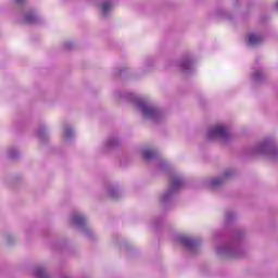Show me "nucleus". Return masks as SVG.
<instances>
[{
  "label": "nucleus",
  "instance_id": "1",
  "mask_svg": "<svg viewBox=\"0 0 278 278\" xmlns=\"http://www.w3.org/2000/svg\"><path fill=\"white\" fill-rule=\"evenodd\" d=\"M124 98L128 99V101H134L137 110L146 121L162 123L166 118L164 111L149 99L139 98L134 93H126Z\"/></svg>",
  "mask_w": 278,
  "mask_h": 278
},
{
  "label": "nucleus",
  "instance_id": "2",
  "mask_svg": "<svg viewBox=\"0 0 278 278\" xmlns=\"http://www.w3.org/2000/svg\"><path fill=\"white\" fill-rule=\"evenodd\" d=\"M242 240H244V230L236 229L232 231L229 241H226L216 247V253L219 257H244L247 250L242 248Z\"/></svg>",
  "mask_w": 278,
  "mask_h": 278
},
{
  "label": "nucleus",
  "instance_id": "3",
  "mask_svg": "<svg viewBox=\"0 0 278 278\" xmlns=\"http://www.w3.org/2000/svg\"><path fill=\"white\" fill-rule=\"evenodd\" d=\"M186 186V178L179 174H174L169 178V186L166 191L160 197V203L162 207L168 210L172 205H175V200L177 199V194L181 192V189Z\"/></svg>",
  "mask_w": 278,
  "mask_h": 278
},
{
  "label": "nucleus",
  "instance_id": "4",
  "mask_svg": "<svg viewBox=\"0 0 278 278\" xmlns=\"http://www.w3.org/2000/svg\"><path fill=\"white\" fill-rule=\"evenodd\" d=\"M252 155H265V157H269V160H274L278 162V147L273 139H264L263 141L256 143L254 148H252Z\"/></svg>",
  "mask_w": 278,
  "mask_h": 278
},
{
  "label": "nucleus",
  "instance_id": "5",
  "mask_svg": "<svg viewBox=\"0 0 278 278\" xmlns=\"http://www.w3.org/2000/svg\"><path fill=\"white\" fill-rule=\"evenodd\" d=\"M72 225L77 227L79 231L88 238V240L94 239V232L92 228H90V224L88 223V217L80 212H74L71 218Z\"/></svg>",
  "mask_w": 278,
  "mask_h": 278
},
{
  "label": "nucleus",
  "instance_id": "6",
  "mask_svg": "<svg viewBox=\"0 0 278 278\" xmlns=\"http://www.w3.org/2000/svg\"><path fill=\"white\" fill-rule=\"evenodd\" d=\"M207 140H223V142H229L231 135L229 134V128L225 125H217L208 129L206 134Z\"/></svg>",
  "mask_w": 278,
  "mask_h": 278
},
{
  "label": "nucleus",
  "instance_id": "7",
  "mask_svg": "<svg viewBox=\"0 0 278 278\" xmlns=\"http://www.w3.org/2000/svg\"><path fill=\"white\" fill-rule=\"evenodd\" d=\"M178 242L190 253L194 255L199 251V247H201V239L190 238L186 236H179Z\"/></svg>",
  "mask_w": 278,
  "mask_h": 278
},
{
  "label": "nucleus",
  "instance_id": "8",
  "mask_svg": "<svg viewBox=\"0 0 278 278\" xmlns=\"http://www.w3.org/2000/svg\"><path fill=\"white\" fill-rule=\"evenodd\" d=\"M235 175L233 169H227L224 172V174L220 177L212 178L210 181L211 188H220L227 181L228 179H231V177Z\"/></svg>",
  "mask_w": 278,
  "mask_h": 278
},
{
  "label": "nucleus",
  "instance_id": "9",
  "mask_svg": "<svg viewBox=\"0 0 278 278\" xmlns=\"http://www.w3.org/2000/svg\"><path fill=\"white\" fill-rule=\"evenodd\" d=\"M179 67L182 73H192L194 71V58L192 55L182 58L179 62Z\"/></svg>",
  "mask_w": 278,
  "mask_h": 278
},
{
  "label": "nucleus",
  "instance_id": "10",
  "mask_svg": "<svg viewBox=\"0 0 278 278\" xmlns=\"http://www.w3.org/2000/svg\"><path fill=\"white\" fill-rule=\"evenodd\" d=\"M122 144L121 138L118 136H111L106 139L104 146H103V151H114V149H119Z\"/></svg>",
  "mask_w": 278,
  "mask_h": 278
},
{
  "label": "nucleus",
  "instance_id": "11",
  "mask_svg": "<svg viewBox=\"0 0 278 278\" xmlns=\"http://www.w3.org/2000/svg\"><path fill=\"white\" fill-rule=\"evenodd\" d=\"M24 23L27 25H40L42 23V20L39 15L36 14V11L30 10L24 13Z\"/></svg>",
  "mask_w": 278,
  "mask_h": 278
},
{
  "label": "nucleus",
  "instance_id": "12",
  "mask_svg": "<svg viewBox=\"0 0 278 278\" xmlns=\"http://www.w3.org/2000/svg\"><path fill=\"white\" fill-rule=\"evenodd\" d=\"M264 42V36L261 34L251 33L248 35V45L250 47H260Z\"/></svg>",
  "mask_w": 278,
  "mask_h": 278
},
{
  "label": "nucleus",
  "instance_id": "13",
  "mask_svg": "<svg viewBox=\"0 0 278 278\" xmlns=\"http://www.w3.org/2000/svg\"><path fill=\"white\" fill-rule=\"evenodd\" d=\"M254 84H264L266 81V73L264 70H255L252 76Z\"/></svg>",
  "mask_w": 278,
  "mask_h": 278
},
{
  "label": "nucleus",
  "instance_id": "14",
  "mask_svg": "<svg viewBox=\"0 0 278 278\" xmlns=\"http://www.w3.org/2000/svg\"><path fill=\"white\" fill-rule=\"evenodd\" d=\"M142 157L143 160H147V162H151L152 160H157V157H160V154L155 150H143Z\"/></svg>",
  "mask_w": 278,
  "mask_h": 278
},
{
  "label": "nucleus",
  "instance_id": "15",
  "mask_svg": "<svg viewBox=\"0 0 278 278\" xmlns=\"http://www.w3.org/2000/svg\"><path fill=\"white\" fill-rule=\"evenodd\" d=\"M108 194L111 199H114V200L121 199V191H118V187L116 186H109Z\"/></svg>",
  "mask_w": 278,
  "mask_h": 278
},
{
  "label": "nucleus",
  "instance_id": "16",
  "mask_svg": "<svg viewBox=\"0 0 278 278\" xmlns=\"http://www.w3.org/2000/svg\"><path fill=\"white\" fill-rule=\"evenodd\" d=\"M37 136L41 142H47L49 140V134L47 132V128H45V126H40L38 128Z\"/></svg>",
  "mask_w": 278,
  "mask_h": 278
},
{
  "label": "nucleus",
  "instance_id": "17",
  "mask_svg": "<svg viewBox=\"0 0 278 278\" xmlns=\"http://www.w3.org/2000/svg\"><path fill=\"white\" fill-rule=\"evenodd\" d=\"M113 5L112 0H108L101 4L103 16H108V14H110V10H112Z\"/></svg>",
  "mask_w": 278,
  "mask_h": 278
},
{
  "label": "nucleus",
  "instance_id": "18",
  "mask_svg": "<svg viewBox=\"0 0 278 278\" xmlns=\"http://www.w3.org/2000/svg\"><path fill=\"white\" fill-rule=\"evenodd\" d=\"M8 155L10 160H18L21 157V152H18V149L12 147V148H9Z\"/></svg>",
  "mask_w": 278,
  "mask_h": 278
},
{
  "label": "nucleus",
  "instance_id": "19",
  "mask_svg": "<svg viewBox=\"0 0 278 278\" xmlns=\"http://www.w3.org/2000/svg\"><path fill=\"white\" fill-rule=\"evenodd\" d=\"M64 138H66V140H71L72 138L75 137V130L73 129V127L66 125L64 126Z\"/></svg>",
  "mask_w": 278,
  "mask_h": 278
},
{
  "label": "nucleus",
  "instance_id": "20",
  "mask_svg": "<svg viewBox=\"0 0 278 278\" xmlns=\"http://www.w3.org/2000/svg\"><path fill=\"white\" fill-rule=\"evenodd\" d=\"M233 220H236V213H233L231 211H227L225 214L226 225H231V223H233Z\"/></svg>",
  "mask_w": 278,
  "mask_h": 278
},
{
  "label": "nucleus",
  "instance_id": "21",
  "mask_svg": "<svg viewBox=\"0 0 278 278\" xmlns=\"http://www.w3.org/2000/svg\"><path fill=\"white\" fill-rule=\"evenodd\" d=\"M218 15L223 16L224 18H227V21H233V15L229 14L227 11L225 10H219L218 11Z\"/></svg>",
  "mask_w": 278,
  "mask_h": 278
},
{
  "label": "nucleus",
  "instance_id": "22",
  "mask_svg": "<svg viewBox=\"0 0 278 278\" xmlns=\"http://www.w3.org/2000/svg\"><path fill=\"white\" fill-rule=\"evenodd\" d=\"M157 166H159L160 170L168 169V163L164 160L159 161Z\"/></svg>",
  "mask_w": 278,
  "mask_h": 278
},
{
  "label": "nucleus",
  "instance_id": "23",
  "mask_svg": "<svg viewBox=\"0 0 278 278\" xmlns=\"http://www.w3.org/2000/svg\"><path fill=\"white\" fill-rule=\"evenodd\" d=\"M7 244H14L16 242V238L14 236L7 233L5 235Z\"/></svg>",
  "mask_w": 278,
  "mask_h": 278
},
{
  "label": "nucleus",
  "instance_id": "24",
  "mask_svg": "<svg viewBox=\"0 0 278 278\" xmlns=\"http://www.w3.org/2000/svg\"><path fill=\"white\" fill-rule=\"evenodd\" d=\"M162 217H159L156 219L153 220V228L157 229V227H160V225H162Z\"/></svg>",
  "mask_w": 278,
  "mask_h": 278
},
{
  "label": "nucleus",
  "instance_id": "25",
  "mask_svg": "<svg viewBox=\"0 0 278 278\" xmlns=\"http://www.w3.org/2000/svg\"><path fill=\"white\" fill-rule=\"evenodd\" d=\"M73 47H75L73 41H67L64 43V49H66V51H71V49H73Z\"/></svg>",
  "mask_w": 278,
  "mask_h": 278
},
{
  "label": "nucleus",
  "instance_id": "26",
  "mask_svg": "<svg viewBox=\"0 0 278 278\" xmlns=\"http://www.w3.org/2000/svg\"><path fill=\"white\" fill-rule=\"evenodd\" d=\"M146 66H153V59H147Z\"/></svg>",
  "mask_w": 278,
  "mask_h": 278
},
{
  "label": "nucleus",
  "instance_id": "27",
  "mask_svg": "<svg viewBox=\"0 0 278 278\" xmlns=\"http://www.w3.org/2000/svg\"><path fill=\"white\" fill-rule=\"evenodd\" d=\"M123 71H125V70L117 68V70L115 71V75H121V73H123Z\"/></svg>",
  "mask_w": 278,
  "mask_h": 278
},
{
  "label": "nucleus",
  "instance_id": "28",
  "mask_svg": "<svg viewBox=\"0 0 278 278\" xmlns=\"http://www.w3.org/2000/svg\"><path fill=\"white\" fill-rule=\"evenodd\" d=\"M15 3H20V4L27 3V0H15Z\"/></svg>",
  "mask_w": 278,
  "mask_h": 278
},
{
  "label": "nucleus",
  "instance_id": "29",
  "mask_svg": "<svg viewBox=\"0 0 278 278\" xmlns=\"http://www.w3.org/2000/svg\"><path fill=\"white\" fill-rule=\"evenodd\" d=\"M275 10L278 12V1L275 3Z\"/></svg>",
  "mask_w": 278,
  "mask_h": 278
},
{
  "label": "nucleus",
  "instance_id": "30",
  "mask_svg": "<svg viewBox=\"0 0 278 278\" xmlns=\"http://www.w3.org/2000/svg\"><path fill=\"white\" fill-rule=\"evenodd\" d=\"M215 237L220 238V232H216Z\"/></svg>",
  "mask_w": 278,
  "mask_h": 278
},
{
  "label": "nucleus",
  "instance_id": "31",
  "mask_svg": "<svg viewBox=\"0 0 278 278\" xmlns=\"http://www.w3.org/2000/svg\"><path fill=\"white\" fill-rule=\"evenodd\" d=\"M235 8H238V0H235Z\"/></svg>",
  "mask_w": 278,
  "mask_h": 278
},
{
  "label": "nucleus",
  "instance_id": "32",
  "mask_svg": "<svg viewBox=\"0 0 278 278\" xmlns=\"http://www.w3.org/2000/svg\"><path fill=\"white\" fill-rule=\"evenodd\" d=\"M61 278H68V276H62Z\"/></svg>",
  "mask_w": 278,
  "mask_h": 278
}]
</instances>
